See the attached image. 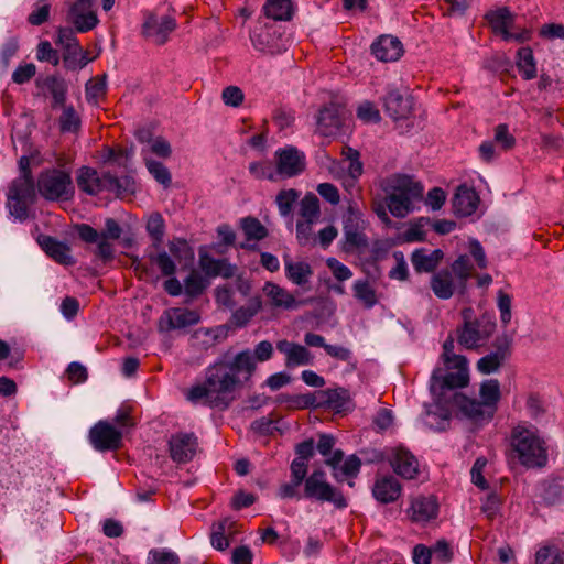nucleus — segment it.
<instances>
[{
    "instance_id": "a19ab883",
    "label": "nucleus",
    "mask_w": 564,
    "mask_h": 564,
    "mask_svg": "<svg viewBox=\"0 0 564 564\" xmlns=\"http://www.w3.org/2000/svg\"><path fill=\"white\" fill-rule=\"evenodd\" d=\"M352 291L356 300L367 310L372 308L378 302L376 291L367 280L355 281Z\"/></svg>"
},
{
    "instance_id": "f03ea898",
    "label": "nucleus",
    "mask_w": 564,
    "mask_h": 564,
    "mask_svg": "<svg viewBox=\"0 0 564 564\" xmlns=\"http://www.w3.org/2000/svg\"><path fill=\"white\" fill-rule=\"evenodd\" d=\"M512 457L527 469H542L549 463V444L533 425L518 424L510 433Z\"/></svg>"
},
{
    "instance_id": "dca6fc26",
    "label": "nucleus",
    "mask_w": 564,
    "mask_h": 564,
    "mask_svg": "<svg viewBox=\"0 0 564 564\" xmlns=\"http://www.w3.org/2000/svg\"><path fill=\"white\" fill-rule=\"evenodd\" d=\"M346 109L340 104L330 102L321 109L317 117V131L323 135L335 134L344 123Z\"/></svg>"
},
{
    "instance_id": "393cba45",
    "label": "nucleus",
    "mask_w": 564,
    "mask_h": 564,
    "mask_svg": "<svg viewBox=\"0 0 564 564\" xmlns=\"http://www.w3.org/2000/svg\"><path fill=\"white\" fill-rule=\"evenodd\" d=\"M276 349L285 355V366L293 368L312 364V355L307 348L286 339L276 343Z\"/></svg>"
},
{
    "instance_id": "4468645a",
    "label": "nucleus",
    "mask_w": 564,
    "mask_h": 564,
    "mask_svg": "<svg viewBox=\"0 0 564 564\" xmlns=\"http://www.w3.org/2000/svg\"><path fill=\"white\" fill-rule=\"evenodd\" d=\"M170 456L177 464L191 462L198 451V438L194 433L178 432L169 441Z\"/></svg>"
},
{
    "instance_id": "c9c22d12",
    "label": "nucleus",
    "mask_w": 564,
    "mask_h": 564,
    "mask_svg": "<svg viewBox=\"0 0 564 564\" xmlns=\"http://www.w3.org/2000/svg\"><path fill=\"white\" fill-rule=\"evenodd\" d=\"M262 307L260 297H252L248 303L231 314L230 322L236 327L246 326L256 316Z\"/></svg>"
},
{
    "instance_id": "72a5a7b5",
    "label": "nucleus",
    "mask_w": 564,
    "mask_h": 564,
    "mask_svg": "<svg viewBox=\"0 0 564 564\" xmlns=\"http://www.w3.org/2000/svg\"><path fill=\"white\" fill-rule=\"evenodd\" d=\"M486 18L494 32L501 37L514 24V14L506 7L488 12Z\"/></svg>"
},
{
    "instance_id": "f257e3e1",
    "label": "nucleus",
    "mask_w": 564,
    "mask_h": 564,
    "mask_svg": "<svg viewBox=\"0 0 564 564\" xmlns=\"http://www.w3.org/2000/svg\"><path fill=\"white\" fill-rule=\"evenodd\" d=\"M256 371L250 349L223 358L207 367L205 381L187 392L191 402H203L212 408L226 409L234 400L235 391L248 382Z\"/></svg>"
},
{
    "instance_id": "473e14b6",
    "label": "nucleus",
    "mask_w": 564,
    "mask_h": 564,
    "mask_svg": "<svg viewBox=\"0 0 564 564\" xmlns=\"http://www.w3.org/2000/svg\"><path fill=\"white\" fill-rule=\"evenodd\" d=\"M431 289L442 300H447L454 294L455 285L449 270H441L431 278Z\"/></svg>"
},
{
    "instance_id": "412c9836",
    "label": "nucleus",
    "mask_w": 564,
    "mask_h": 564,
    "mask_svg": "<svg viewBox=\"0 0 564 564\" xmlns=\"http://www.w3.org/2000/svg\"><path fill=\"white\" fill-rule=\"evenodd\" d=\"M413 100L398 89H390L383 98L386 113L393 120L405 119L412 111Z\"/></svg>"
},
{
    "instance_id": "3c124183",
    "label": "nucleus",
    "mask_w": 564,
    "mask_h": 564,
    "mask_svg": "<svg viewBox=\"0 0 564 564\" xmlns=\"http://www.w3.org/2000/svg\"><path fill=\"white\" fill-rule=\"evenodd\" d=\"M144 161L149 173L155 178V181L164 187H169L172 183V177L167 167L155 160L145 158Z\"/></svg>"
},
{
    "instance_id": "0eeeda50",
    "label": "nucleus",
    "mask_w": 564,
    "mask_h": 564,
    "mask_svg": "<svg viewBox=\"0 0 564 564\" xmlns=\"http://www.w3.org/2000/svg\"><path fill=\"white\" fill-rule=\"evenodd\" d=\"M303 496L319 502H330L338 509L348 506L343 492L326 480V474L321 468L315 469L305 479Z\"/></svg>"
},
{
    "instance_id": "774afa93",
    "label": "nucleus",
    "mask_w": 564,
    "mask_h": 564,
    "mask_svg": "<svg viewBox=\"0 0 564 564\" xmlns=\"http://www.w3.org/2000/svg\"><path fill=\"white\" fill-rule=\"evenodd\" d=\"M245 95L238 86H228L221 93V99L226 106L239 107L243 102Z\"/></svg>"
},
{
    "instance_id": "2f4dec72",
    "label": "nucleus",
    "mask_w": 564,
    "mask_h": 564,
    "mask_svg": "<svg viewBox=\"0 0 564 564\" xmlns=\"http://www.w3.org/2000/svg\"><path fill=\"white\" fill-rule=\"evenodd\" d=\"M40 243L46 254L57 263L63 265H70L75 263V260L70 254V248L66 243L50 236L43 237Z\"/></svg>"
},
{
    "instance_id": "c03bdc74",
    "label": "nucleus",
    "mask_w": 564,
    "mask_h": 564,
    "mask_svg": "<svg viewBox=\"0 0 564 564\" xmlns=\"http://www.w3.org/2000/svg\"><path fill=\"white\" fill-rule=\"evenodd\" d=\"M317 392L315 394H300V395H289V394H280L278 397V402L286 403L290 409H308L317 405Z\"/></svg>"
},
{
    "instance_id": "79ce46f5",
    "label": "nucleus",
    "mask_w": 564,
    "mask_h": 564,
    "mask_svg": "<svg viewBox=\"0 0 564 564\" xmlns=\"http://www.w3.org/2000/svg\"><path fill=\"white\" fill-rule=\"evenodd\" d=\"M240 227L248 241H260L268 236V229L256 217H245L240 220Z\"/></svg>"
},
{
    "instance_id": "423d86ee",
    "label": "nucleus",
    "mask_w": 564,
    "mask_h": 564,
    "mask_svg": "<svg viewBox=\"0 0 564 564\" xmlns=\"http://www.w3.org/2000/svg\"><path fill=\"white\" fill-rule=\"evenodd\" d=\"M36 188L43 198L52 202L68 199L74 193L70 174L58 169L41 172Z\"/></svg>"
},
{
    "instance_id": "ddd939ff",
    "label": "nucleus",
    "mask_w": 564,
    "mask_h": 564,
    "mask_svg": "<svg viewBox=\"0 0 564 564\" xmlns=\"http://www.w3.org/2000/svg\"><path fill=\"white\" fill-rule=\"evenodd\" d=\"M176 29V20L171 15L159 18L155 13L145 14L142 34L158 45L167 42L170 34Z\"/></svg>"
},
{
    "instance_id": "39448f33",
    "label": "nucleus",
    "mask_w": 564,
    "mask_h": 564,
    "mask_svg": "<svg viewBox=\"0 0 564 564\" xmlns=\"http://www.w3.org/2000/svg\"><path fill=\"white\" fill-rule=\"evenodd\" d=\"M443 362L448 370L442 379V387L448 389L464 388L469 383L468 360L454 352V338L448 336L443 344Z\"/></svg>"
},
{
    "instance_id": "c85d7f7f",
    "label": "nucleus",
    "mask_w": 564,
    "mask_h": 564,
    "mask_svg": "<svg viewBox=\"0 0 564 564\" xmlns=\"http://www.w3.org/2000/svg\"><path fill=\"white\" fill-rule=\"evenodd\" d=\"M199 268L210 278L224 276L231 278L236 268L227 259H215L207 252L199 251Z\"/></svg>"
},
{
    "instance_id": "37998d69",
    "label": "nucleus",
    "mask_w": 564,
    "mask_h": 564,
    "mask_svg": "<svg viewBox=\"0 0 564 564\" xmlns=\"http://www.w3.org/2000/svg\"><path fill=\"white\" fill-rule=\"evenodd\" d=\"M517 65L524 79H532L536 76L534 56L530 47H521L518 51Z\"/></svg>"
},
{
    "instance_id": "4c0bfd02",
    "label": "nucleus",
    "mask_w": 564,
    "mask_h": 564,
    "mask_svg": "<svg viewBox=\"0 0 564 564\" xmlns=\"http://www.w3.org/2000/svg\"><path fill=\"white\" fill-rule=\"evenodd\" d=\"M285 274L290 281L296 285H304L313 274L311 265L306 262H293L291 259H285Z\"/></svg>"
},
{
    "instance_id": "13d9d810",
    "label": "nucleus",
    "mask_w": 564,
    "mask_h": 564,
    "mask_svg": "<svg viewBox=\"0 0 564 564\" xmlns=\"http://www.w3.org/2000/svg\"><path fill=\"white\" fill-rule=\"evenodd\" d=\"M36 58L40 62H47L54 66L58 65L59 63L58 52L53 48L48 41H42L39 43L36 48Z\"/></svg>"
},
{
    "instance_id": "f8f14e48",
    "label": "nucleus",
    "mask_w": 564,
    "mask_h": 564,
    "mask_svg": "<svg viewBox=\"0 0 564 564\" xmlns=\"http://www.w3.org/2000/svg\"><path fill=\"white\" fill-rule=\"evenodd\" d=\"M275 173L282 177H294L305 170V154L295 147L278 149L274 154Z\"/></svg>"
},
{
    "instance_id": "f3484780",
    "label": "nucleus",
    "mask_w": 564,
    "mask_h": 564,
    "mask_svg": "<svg viewBox=\"0 0 564 564\" xmlns=\"http://www.w3.org/2000/svg\"><path fill=\"white\" fill-rule=\"evenodd\" d=\"M344 452L341 449L334 451L333 455L325 459V465L333 469V477L337 481H343L344 477L355 478L360 471L361 460L356 455L348 456L343 465Z\"/></svg>"
},
{
    "instance_id": "09e8293b",
    "label": "nucleus",
    "mask_w": 564,
    "mask_h": 564,
    "mask_svg": "<svg viewBox=\"0 0 564 564\" xmlns=\"http://www.w3.org/2000/svg\"><path fill=\"white\" fill-rule=\"evenodd\" d=\"M535 564H564V551L555 545L544 546L536 552Z\"/></svg>"
},
{
    "instance_id": "f704fd0d",
    "label": "nucleus",
    "mask_w": 564,
    "mask_h": 564,
    "mask_svg": "<svg viewBox=\"0 0 564 564\" xmlns=\"http://www.w3.org/2000/svg\"><path fill=\"white\" fill-rule=\"evenodd\" d=\"M479 395L486 408L488 409V417L494 416L497 403L500 400V383L497 379L485 380L479 390Z\"/></svg>"
},
{
    "instance_id": "4be33fe9",
    "label": "nucleus",
    "mask_w": 564,
    "mask_h": 564,
    "mask_svg": "<svg viewBox=\"0 0 564 564\" xmlns=\"http://www.w3.org/2000/svg\"><path fill=\"white\" fill-rule=\"evenodd\" d=\"M402 494L400 481L391 475L377 477L372 486V496L380 503L388 505L397 501Z\"/></svg>"
},
{
    "instance_id": "5fc2aeb1",
    "label": "nucleus",
    "mask_w": 564,
    "mask_h": 564,
    "mask_svg": "<svg viewBox=\"0 0 564 564\" xmlns=\"http://www.w3.org/2000/svg\"><path fill=\"white\" fill-rule=\"evenodd\" d=\"M51 2L50 0H37L34 10L29 14L28 22L31 25H42L50 18Z\"/></svg>"
},
{
    "instance_id": "1a4fd4ad",
    "label": "nucleus",
    "mask_w": 564,
    "mask_h": 564,
    "mask_svg": "<svg viewBox=\"0 0 564 564\" xmlns=\"http://www.w3.org/2000/svg\"><path fill=\"white\" fill-rule=\"evenodd\" d=\"M122 432L112 423L100 420L90 427L88 438L98 452L117 451L122 446Z\"/></svg>"
},
{
    "instance_id": "e433bc0d",
    "label": "nucleus",
    "mask_w": 564,
    "mask_h": 564,
    "mask_svg": "<svg viewBox=\"0 0 564 564\" xmlns=\"http://www.w3.org/2000/svg\"><path fill=\"white\" fill-rule=\"evenodd\" d=\"M264 14L275 21H289L294 13V7L291 0H267Z\"/></svg>"
},
{
    "instance_id": "e2e57ef3",
    "label": "nucleus",
    "mask_w": 564,
    "mask_h": 564,
    "mask_svg": "<svg viewBox=\"0 0 564 564\" xmlns=\"http://www.w3.org/2000/svg\"><path fill=\"white\" fill-rule=\"evenodd\" d=\"M250 174L257 180H275V172L270 162H252L249 164Z\"/></svg>"
},
{
    "instance_id": "69168bd1",
    "label": "nucleus",
    "mask_w": 564,
    "mask_h": 564,
    "mask_svg": "<svg viewBox=\"0 0 564 564\" xmlns=\"http://www.w3.org/2000/svg\"><path fill=\"white\" fill-rule=\"evenodd\" d=\"M19 50V41L15 36L9 37L1 46L0 63L4 68L10 65V61Z\"/></svg>"
},
{
    "instance_id": "a18cd8bd",
    "label": "nucleus",
    "mask_w": 564,
    "mask_h": 564,
    "mask_svg": "<svg viewBox=\"0 0 564 564\" xmlns=\"http://www.w3.org/2000/svg\"><path fill=\"white\" fill-rule=\"evenodd\" d=\"M89 61L87 52H84L79 44L64 50L63 62L68 69L83 68Z\"/></svg>"
},
{
    "instance_id": "6e6d98bb",
    "label": "nucleus",
    "mask_w": 564,
    "mask_h": 564,
    "mask_svg": "<svg viewBox=\"0 0 564 564\" xmlns=\"http://www.w3.org/2000/svg\"><path fill=\"white\" fill-rule=\"evenodd\" d=\"M178 555L165 549H154L149 552L148 564H180Z\"/></svg>"
},
{
    "instance_id": "b1692460",
    "label": "nucleus",
    "mask_w": 564,
    "mask_h": 564,
    "mask_svg": "<svg viewBox=\"0 0 564 564\" xmlns=\"http://www.w3.org/2000/svg\"><path fill=\"white\" fill-rule=\"evenodd\" d=\"M372 54L382 62H394L403 54L401 41L392 35H382L371 45Z\"/></svg>"
},
{
    "instance_id": "0e129e2a",
    "label": "nucleus",
    "mask_w": 564,
    "mask_h": 564,
    "mask_svg": "<svg viewBox=\"0 0 564 564\" xmlns=\"http://www.w3.org/2000/svg\"><path fill=\"white\" fill-rule=\"evenodd\" d=\"M503 361L496 354H488L477 361V369L482 375H490L499 370Z\"/></svg>"
},
{
    "instance_id": "c756f323",
    "label": "nucleus",
    "mask_w": 564,
    "mask_h": 564,
    "mask_svg": "<svg viewBox=\"0 0 564 564\" xmlns=\"http://www.w3.org/2000/svg\"><path fill=\"white\" fill-rule=\"evenodd\" d=\"M317 398L318 406H325L336 412L346 410L350 402L349 391L345 388L319 390Z\"/></svg>"
},
{
    "instance_id": "20e7f679",
    "label": "nucleus",
    "mask_w": 564,
    "mask_h": 564,
    "mask_svg": "<svg viewBox=\"0 0 564 564\" xmlns=\"http://www.w3.org/2000/svg\"><path fill=\"white\" fill-rule=\"evenodd\" d=\"M387 206L389 212L404 218L413 209V202L423 195V186L408 175H393L387 181Z\"/></svg>"
},
{
    "instance_id": "58836bf2",
    "label": "nucleus",
    "mask_w": 564,
    "mask_h": 564,
    "mask_svg": "<svg viewBox=\"0 0 564 564\" xmlns=\"http://www.w3.org/2000/svg\"><path fill=\"white\" fill-rule=\"evenodd\" d=\"M183 286L184 294L186 296L185 302L189 303L205 291L207 288V281L197 270L193 269L184 280Z\"/></svg>"
},
{
    "instance_id": "de8ad7c7",
    "label": "nucleus",
    "mask_w": 564,
    "mask_h": 564,
    "mask_svg": "<svg viewBox=\"0 0 564 564\" xmlns=\"http://www.w3.org/2000/svg\"><path fill=\"white\" fill-rule=\"evenodd\" d=\"M300 215L308 223H314L318 218L319 200L314 194H307L302 198Z\"/></svg>"
},
{
    "instance_id": "4d7b16f0",
    "label": "nucleus",
    "mask_w": 564,
    "mask_h": 564,
    "mask_svg": "<svg viewBox=\"0 0 564 564\" xmlns=\"http://www.w3.org/2000/svg\"><path fill=\"white\" fill-rule=\"evenodd\" d=\"M231 524H232V522H230L229 520L226 519V520L220 521L214 528L210 540H212V545L215 549H217L219 551H224L229 546V542L225 534H226L227 529H229Z\"/></svg>"
},
{
    "instance_id": "2eb2a0df",
    "label": "nucleus",
    "mask_w": 564,
    "mask_h": 564,
    "mask_svg": "<svg viewBox=\"0 0 564 564\" xmlns=\"http://www.w3.org/2000/svg\"><path fill=\"white\" fill-rule=\"evenodd\" d=\"M68 23L80 33L93 30L98 24V18L93 10V0H75L66 15Z\"/></svg>"
},
{
    "instance_id": "6e6552de",
    "label": "nucleus",
    "mask_w": 564,
    "mask_h": 564,
    "mask_svg": "<svg viewBox=\"0 0 564 564\" xmlns=\"http://www.w3.org/2000/svg\"><path fill=\"white\" fill-rule=\"evenodd\" d=\"M496 329L494 318L482 315L474 321L465 322L457 328V341L466 349H477L484 346Z\"/></svg>"
},
{
    "instance_id": "6ab92c4d",
    "label": "nucleus",
    "mask_w": 564,
    "mask_h": 564,
    "mask_svg": "<svg viewBox=\"0 0 564 564\" xmlns=\"http://www.w3.org/2000/svg\"><path fill=\"white\" fill-rule=\"evenodd\" d=\"M344 249L347 252L366 249L368 247V239L360 226V218L351 208L344 221Z\"/></svg>"
},
{
    "instance_id": "5701e85b",
    "label": "nucleus",
    "mask_w": 564,
    "mask_h": 564,
    "mask_svg": "<svg viewBox=\"0 0 564 564\" xmlns=\"http://www.w3.org/2000/svg\"><path fill=\"white\" fill-rule=\"evenodd\" d=\"M438 503L433 496H417L411 499L408 514L413 522H427L436 518Z\"/></svg>"
},
{
    "instance_id": "bb28decb",
    "label": "nucleus",
    "mask_w": 564,
    "mask_h": 564,
    "mask_svg": "<svg viewBox=\"0 0 564 564\" xmlns=\"http://www.w3.org/2000/svg\"><path fill=\"white\" fill-rule=\"evenodd\" d=\"M263 293L273 307L295 310L304 303V301H296L293 294L272 282L264 284Z\"/></svg>"
},
{
    "instance_id": "a878e982",
    "label": "nucleus",
    "mask_w": 564,
    "mask_h": 564,
    "mask_svg": "<svg viewBox=\"0 0 564 564\" xmlns=\"http://www.w3.org/2000/svg\"><path fill=\"white\" fill-rule=\"evenodd\" d=\"M478 204L479 197L473 188L466 185L457 187L453 197V209L456 215L470 216L476 212Z\"/></svg>"
},
{
    "instance_id": "9d476101",
    "label": "nucleus",
    "mask_w": 564,
    "mask_h": 564,
    "mask_svg": "<svg viewBox=\"0 0 564 564\" xmlns=\"http://www.w3.org/2000/svg\"><path fill=\"white\" fill-rule=\"evenodd\" d=\"M76 182L79 189L88 195H97L105 189H119L121 187L118 177L109 173L100 176L96 170L88 166L79 169Z\"/></svg>"
},
{
    "instance_id": "cd10ccee",
    "label": "nucleus",
    "mask_w": 564,
    "mask_h": 564,
    "mask_svg": "<svg viewBox=\"0 0 564 564\" xmlns=\"http://www.w3.org/2000/svg\"><path fill=\"white\" fill-rule=\"evenodd\" d=\"M444 258L441 249L427 250L425 248L416 249L412 252L411 262L414 270L419 273L433 272Z\"/></svg>"
},
{
    "instance_id": "aec40b11",
    "label": "nucleus",
    "mask_w": 564,
    "mask_h": 564,
    "mask_svg": "<svg viewBox=\"0 0 564 564\" xmlns=\"http://www.w3.org/2000/svg\"><path fill=\"white\" fill-rule=\"evenodd\" d=\"M123 232L120 224L113 218H106L105 227L100 232L101 239L96 248V256L107 263L115 257L113 246L109 240H118Z\"/></svg>"
},
{
    "instance_id": "8fccbe9b",
    "label": "nucleus",
    "mask_w": 564,
    "mask_h": 564,
    "mask_svg": "<svg viewBox=\"0 0 564 564\" xmlns=\"http://www.w3.org/2000/svg\"><path fill=\"white\" fill-rule=\"evenodd\" d=\"M300 193L296 189H283L275 198V203L279 208V213L283 217L291 215L294 203L299 199Z\"/></svg>"
},
{
    "instance_id": "bf43d9fd",
    "label": "nucleus",
    "mask_w": 564,
    "mask_h": 564,
    "mask_svg": "<svg viewBox=\"0 0 564 564\" xmlns=\"http://www.w3.org/2000/svg\"><path fill=\"white\" fill-rule=\"evenodd\" d=\"M62 131H76L80 126V119L72 106L65 107L59 118Z\"/></svg>"
},
{
    "instance_id": "338daca9",
    "label": "nucleus",
    "mask_w": 564,
    "mask_h": 564,
    "mask_svg": "<svg viewBox=\"0 0 564 564\" xmlns=\"http://www.w3.org/2000/svg\"><path fill=\"white\" fill-rule=\"evenodd\" d=\"M511 345L512 338L509 335L498 336L494 343L495 350L491 354H496L501 361H505L511 355Z\"/></svg>"
},
{
    "instance_id": "9b49d317",
    "label": "nucleus",
    "mask_w": 564,
    "mask_h": 564,
    "mask_svg": "<svg viewBox=\"0 0 564 564\" xmlns=\"http://www.w3.org/2000/svg\"><path fill=\"white\" fill-rule=\"evenodd\" d=\"M383 457L390 463L393 471L404 479H415L419 475L416 457L403 446L387 447Z\"/></svg>"
},
{
    "instance_id": "a211bd4d",
    "label": "nucleus",
    "mask_w": 564,
    "mask_h": 564,
    "mask_svg": "<svg viewBox=\"0 0 564 564\" xmlns=\"http://www.w3.org/2000/svg\"><path fill=\"white\" fill-rule=\"evenodd\" d=\"M199 322V314L187 308H173L164 312L159 321V330L169 332L193 326Z\"/></svg>"
},
{
    "instance_id": "864d4df0",
    "label": "nucleus",
    "mask_w": 564,
    "mask_h": 564,
    "mask_svg": "<svg viewBox=\"0 0 564 564\" xmlns=\"http://www.w3.org/2000/svg\"><path fill=\"white\" fill-rule=\"evenodd\" d=\"M149 259L152 263L156 264L161 273L165 276H172L176 272V264L173 258L164 250L158 253H151Z\"/></svg>"
},
{
    "instance_id": "7ed1b4c3",
    "label": "nucleus",
    "mask_w": 564,
    "mask_h": 564,
    "mask_svg": "<svg viewBox=\"0 0 564 564\" xmlns=\"http://www.w3.org/2000/svg\"><path fill=\"white\" fill-rule=\"evenodd\" d=\"M20 176L13 180L7 194V207L11 216L19 220L29 217V208L35 203L36 191L30 170V159L19 160Z\"/></svg>"
},
{
    "instance_id": "603ef678",
    "label": "nucleus",
    "mask_w": 564,
    "mask_h": 564,
    "mask_svg": "<svg viewBox=\"0 0 564 564\" xmlns=\"http://www.w3.org/2000/svg\"><path fill=\"white\" fill-rule=\"evenodd\" d=\"M474 265L470 262L468 256L462 254L452 263V274H454L459 284L464 285L470 278Z\"/></svg>"
},
{
    "instance_id": "49530a36",
    "label": "nucleus",
    "mask_w": 564,
    "mask_h": 564,
    "mask_svg": "<svg viewBox=\"0 0 564 564\" xmlns=\"http://www.w3.org/2000/svg\"><path fill=\"white\" fill-rule=\"evenodd\" d=\"M45 86L53 98V106H63L66 100L67 86L64 79L51 76L45 80Z\"/></svg>"
},
{
    "instance_id": "7c9ffc66",
    "label": "nucleus",
    "mask_w": 564,
    "mask_h": 564,
    "mask_svg": "<svg viewBox=\"0 0 564 564\" xmlns=\"http://www.w3.org/2000/svg\"><path fill=\"white\" fill-rule=\"evenodd\" d=\"M453 402L466 416L473 420H490L488 417V409L482 401L469 399L465 394L456 392L453 397Z\"/></svg>"
},
{
    "instance_id": "ea45409f",
    "label": "nucleus",
    "mask_w": 564,
    "mask_h": 564,
    "mask_svg": "<svg viewBox=\"0 0 564 564\" xmlns=\"http://www.w3.org/2000/svg\"><path fill=\"white\" fill-rule=\"evenodd\" d=\"M145 230L152 240V246L159 249L163 242L165 234V221L162 215L154 212L149 215L145 224Z\"/></svg>"
},
{
    "instance_id": "052dcab7",
    "label": "nucleus",
    "mask_w": 564,
    "mask_h": 564,
    "mask_svg": "<svg viewBox=\"0 0 564 564\" xmlns=\"http://www.w3.org/2000/svg\"><path fill=\"white\" fill-rule=\"evenodd\" d=\"M169 250L171 256L181 260L187 259L192 261L194 259V252L183 239H176L169 242Z\"/></svg>"
},
{
    "instance_id": "680f3d73",
    "label": "nucleus",
    "mask_w": 564,
    "mask_h": 564,
    "mask_svg": "<svg viewBox=\"0 0 564 564\" xmlns=\"http://www.w3.org/2000/svg\"><path fill=\"white\" fill-rule=\"evenodd\" d=\"M106 93L105 77H97L86 84V98L88 101H97Z\"/></svg>"
}]
</instances>
